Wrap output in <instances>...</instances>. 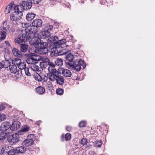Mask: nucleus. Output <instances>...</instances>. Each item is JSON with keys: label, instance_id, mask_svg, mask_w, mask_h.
<instances>
[{"label": "nucleus", "instance_id": "nucleus-1", "mask_svg": "<svg viewBox=\"0 0 155 155\" xmlns=\"http://www.w3.org/2000/svg\"><path fill=\"white\" fill-rule=\"evenodd\" d=\"M66 59L68 62H65L66 65L70 69H74L76 71H80L81 69V66L83 69L86 67V64L84 60L80 59L72 61L74 58V55L72 54L69 53L65 56Z\"/></svg>", "mask_w": 155, "mask_h": 155}, {"label": "nucleus", "instance_id": "nucleus-2", "mask_svg": "<svg viewBox=\"0 0 155 155\" xmlns=\"http://www.w3.org/2000/svg\"><path fill=\"white\" fill-rule=\"evenodd\" d=\"M29 30L28 27H27L25 30V33L20 34L18 38L15 39V43H20L29 41L32 35L35 34L32 30Z\"/></svg>", "mask_w": 155, "mask_h": 155}, {"label": "nucleus", "instance_id": "nucleus-3", "mask_svg": "<svg viewBox=\"0 0 155 155\" xmlns=\"http://www.w3.org/2000/svg\"><path fill=\"white\" fill-rule=\"evenodd\" d=\"M14 9L15 11L10 14V20L13 24H17L18 21L22 18L23 14L22 12L20 11L19 9L16 10L15 6Z\"/></svg>", "mask_w": 155, "mask_h": 155}, {"label": "nucleus", "instance_id": "nucleus-4", "mask_svg": "<svg viewBox=\"0 0 155 155\" xmlns=\"http://www.w3.org/2000/svg\"><path fill=\"white\" fill-rule=\"evenodd\" d=\"M32 3L30 0L22 2V3L20 5H17L15 6L16 10H20V12H22L24 10L30 9L32 6Z\"/></svg>", "mask_w": 155, "mask_h": 155}, {"label": "nucleus", "instance_id": "nucleus-5", "mask_svg": "<svg viewBox=\"0 0 155 155\" xmlns=\"http://www.w3.org/2000/svg\"><path fill=\"white\" fill-rule=\"evenodd\" d=\"M48 44L47 42H43L40 44L38 46L36 47V51L37 52L41 54H47L48 51Z\"/></svg>", "mask_w": 155, "mask_h": 155}, {"label": "nucleus", "instance_id": "nucleus-6", "mask_svg": "<svg viewBox=\"0 0 155 155\" xmlns=\"http://www.w3.org/2000/svg\"><path fill=\"white\" fill-rule=\"evenodd\" d=\"M42 24V21L40 19H36L34 20L32 23V25L28 26L29 30H32L35 33L38 31V28L41 27Z\"/></svg>", "mask_w": 155, "mask_h": 155}, {"label": "nucleus", "instance_id": "nucleus-7", "mask_svg": "<svg viewBox=\"0 0 155 155\" xmlns=\"http://www.w3.org/2000/svg\"><path fill=\"white\" fill-rule=\"evenodd\" d=\"M50 50H51L52 54L54 56L63 55L67 53L68 52L63 49L62 47L56 46Z\"/></svg>", "mask_w": 155, "mask_h": 155}, {"label": "nucleus", "instance_id": "nucleus-8", "mask_svg": "<svg viewBox=\"0 0 155 155\" xmlns=\"http://www.w3.org/2000/svg\"><path fill=\"white\" fill-rule=\"evenodd\" d=\"M53 27L52 25H47L43 28L41 34V38H46L49 37L51 35L50 31L52 30Z\"/></svg>", "mask_w": 155, "mask_h": 155}, {"label": "nucleus", "instance_id": "nucleus-9", "mask_svg": "<svg viewBox=\"0 0 155 155\" xmlns=\"http://www.w3.org/2000/svg\"><path fill=\"white\" fill-rule=\"evenodd\" d=\"M0 130L7 135L12 133L11 124L8 122H4L1 125Z\"/></svg>", "mask_w": 155, "mask_h": 155}, {"label": "nucleus", "instance_id": "nucleus-10", "mask_svg": "<svg viewBox=\"0 0 155 155\" xmlns=\"http://www.w3.org/2000/svg\"><path fill=\"white\" fill-rule=\"evenodd\" d=\"M19 134H15L9 135L7 138V140L11 145H15L19 141Z\"/></svg>", "mask_w": 155, "mask_h": 155}, {"label": "nucleus", "instance_id": "nucleus-11", "mask_svg": "<svg viewBox=\"0 0 155 155\" xmlns=\"http://www.w3.org/2000/svg\"><path fill=\"white\" fill-rule=\"evenodd\" d=\"M58 40V37L56 36H53L49 38L47 43L49 50L55 46L56 42Z\"/></svg>", "mask_w": 155, "mask_h": 155}, {"label": "nucleus", "instance_id": "nucleus-12", "mask_svg": "<svg viewBox=\"0 0 155 155\" xmlns=\"http://www.w3.org/2000/svg\"><path fill=\"white\" fill-rule=\"evenodd\" d=\"M49 79L51 81H54L56 80L57 84L59 85H62L64 83V79L63 77L59 76H55V77L52 78L51 77H49Z\"/></svg>", "mask_w": 155, "mask_h": 155}, {"label": "nucleus", "instance_id": "nucleus-13", "mask_svg": "<svg viewBox=\"0 0 155 155\" xmlns=\"http://www.w3.org/2000/svg\"><path fill=\"white\" fill-rule=\"evenodd\" d=\"M29 41L30 45H36V47L38 46L39 45H40V44L42 42L40 38L38 37L33 38Z\"/></svg>", "mask_w": 155, "mask_h": 155}, {"label": "nucleus", "instance_id": "nucleus-14", "mask_svg": "<svg viewBox=\"0 0 155 155\" xmlns=\"http://www.w3.org/2000/svg\"><path fill=\"white\" fill-rule=\"evenodd\" d=\"M21 125L20 123L18 121L16 120L14 121L11 125V129L12 132V131L17 130L19 128Z\"/></svg>", "mask_w": 155, "mask_h": 155}, {"label": "nucleus", "instance_id": "nucleus-15", "mask_svg": "<svg viewBox=\"0 0 155 155\" xmlns=\"http://www.w3.org/2000/svg\"><path fill=\"white\" fill-rule=\"evenodd\" d=\"M34 143V141L32 139H27L22 142L21 145L22 146L28 147L32 145Z\"/></svg>", "mask_w": 155, "mask_h": 155}, {"label": "nucleus", "instance_id": "nucleus-16", "mask_svg": "<svg viewBox=\"0 0 155 155\" xmlns=\"http://www.w3.org/2000/svg\"><path fill=\"white\" fill-rule=\"evenodd\" d=\"M19 46L20 48L21 51L23 52H26L28 48V45L25 43H18Z\"/></svg>", "mask_w": 155, "mask_h": 155}, {"label": "nucleus", "instance_id": "nucleus-17", "mask_svg": "<svg viewBox=\"0 0 155 155\" xmlns=\"http://www.w3.org/2000/svg\"><path fill=\"white\" fill-rule=\"evenodd\" d=\"M12 52L15 56L21 58L23 56V54L22 53L21 51L16 48H13L12 50Z\"/></svg>", "mask_w": 155, "mask_h": 155}, {"label": "nucleus", "instance_id": "nucleus-18", "mask_svg": "<svg viewBox=\"0 0 155 155\" xmlns=\"http://www.w3.org/2000/svg\"><path fill=\"white\" fill-rule=\"evenodd\" d=\"M5 61H2V62H0V70L3 68H8V67H10L11 65V63L8 60H6L5 58Z\"/></svg>", "mask_w": 155, "mask_h": 155}, {"label": "nucleus", "instance_id": "nucleus-19", "mask_svg": "<svg viewBox=\"0 0 155 155\" xmlns=\"http://www.w3.org/2000/svg\"><path fill=\"white\" fill-rule=\"evenodd\" d=\"M6 31V29L5 27H3L0 30V35L1 36L0 37V41L4 40L5 38L7 35Z\"/></svg>", "mask_w": 155, "mask_h": 155}, {"label": "nucleus", "instance_id": "nucleus-20", "mask_svg": "<svg viewBox=\"0 0 155 155\" xmlns=\"http://www.w3.org/2000/svg\"><path fill=\"white\" fill-rule=\"evenodd\" d=\"M14 149L18 154L19 153H24L26 150V148L23 146L17 147Z\"/></svg>", "mask_w": 155, "mask_h": 155}, {"label": "nucleus", "instance_id": "nucleus-21", "mask_svg": "<svg viewBox=\"0 0 155 155\" xmlns=\"http://www.w3.org/2000/svg\"><path fill=\"white\" fill-rule=\"evenodd\" d=\"M31 57L33 59V60L34 61L35 64L37 63L38 61H40L41 59V58L40 56L36 54H31Z\"/></svg>", "mask_w": 155, "mask_h": 155}, {"label": "nucleus", "instance_id": "nucleus-22", "mask_svg": "<svg viewBox=\"0 0 155 155\" xmlns=\"http://www.w3.org/2000/svg\"><path fill=\"white\" fill-rule=\"evenodd\" d=\"M35 14L33 12H29L26 15V19L28 21L32 20L35 17Z\"/></svg>", "mask_w": 155, "mask_h": 155}, {"label": "nucleus", "instance_id": "nucleus-23", "mask_svg": "<svg viewBox=\"0 0 155 155\" xmlns=\"http://www.w3.org/2000/svg\"><path fill=\"white\" fill-rule=\"evenodd\" d=\"M1 155H8L10 150L9 147H2Z\"/></svg>", "mask_w": 155, "mask_h": 155}, {"label": "nucleus", "instance_id": "nucleus-24", "mask_svg": "<svg viewBox=\"0 0 155 155\" xmlns=\"http://www.w3.org/2000/svg\"><path fill=\"white\" fill-rule=\"evenodd\" d=\"M30 127L28 125H25L22 127L20 131L18 132V134L20 135L23 134V132H28L29 130Z\"/></svg>", "mask_w": 155, "mask_h": 155}, {"label": "nucleus", "instance_id": "nucleus-25", "mask_svg": "<svg viewBox=\"0 0 155 155\" xmlns=\"http://www.w3.org/2000/svg\"><path fill=\"white\" fill-rule=\"evenodd\" d=\"M35 90L37 93L40 94H43L45 91V89L41 86L36 88Z\"/></svg>", "mask_w": 155, "mask_h": 155}, {"label": "nucleus", "instance_id": "nucleus-26", "mask_svg": "<svg viewBox=\"0 0 155 155\" xmlns=\"http://www.w3.org/2000/svg\"><path fill=\"white\" fill-rule=\"evenodd\" d=\"M63 75L66 77H70L71 76L72 74L70 71L67 69H65L62 72Z\"/></svg>", "mask_w": 155, "mask_h": 155}, {"label": "nucleus", "instance_id": "nucleus-27", "mask_svg": "<svg viewBox=\"0 0 155 155\" xmlns=\"http://www.w3.org/2000/svg\"><path fill=\"white\" fill-rule=\"evenodd\" d=\"M21 60L18 58H15L12 59V64H14L15 65H19L21 62Z\"/></svg>", "mask_w": 155, "mask_h": 155}, {"label": "nucleus", "instance_id": "nucleus-28", "mask_svg": "<svg viewBox=\"0 0 155 155\" xmlns=\"http://www.w3.org/2000/svg\"><path fill=\"white\" fill-rule=\"evenodd\" d=\"M51 71L50 73L51 75L50 77H51L52 78H53L55 77V76H57L59 75L58 74L57 71L55 69L53 68V70H51Z\"/></svg>", "mask_w": 155, "mask_h": 155}, {"label": "nucleus", "instance_id": "nucleus-29", "mask_svg": "<svg viewBox=\"0 0 155 155\" xmlns=\"http://www.w3.org/2000/svg\"><path fill=\"white\" fill-rule=\"evenodd\" d=\"M26 61L27 63L29 64H35L34 61L33 60V59L30 54H28V58L26 59Z\"/></svg>", "mask_w": 155, "mask_h": 155}, {"label": "nucleus", "instance_id": "nucleus-30", "mask_svg": "<svg viewBox=\"0 0 155 155\" xmlns=\"http://www.w3.org/2000/svg\"><path fill=\"white\" fill-rule=\"evenodd\" d=\"M66 40L65 39H63L60 40H58L56 42L55 44L56 46H61V45L65 44L66 43Z\"/></svg>", "mask_w": 155, "mask_h": 155}, {"label": "nucleus", "instance_id": "nucleus-31", "mask_svg": "<svg viewBox=\"0 0 155 155\" xmlns=\"http://www.w3.org/2000/svg\"><path fill=\"white\" fill-rule=\"evenodd\" d=\"M10 71L12 73L15 74L17 71V67L14 64H12L10 68Z\"/></svg>", "mask_w": 155, "mask_h": 155}, {"label": "nucleus", "instance_id": "nucleus-32", "mask_svg": "<svg viewBox=\"0 0 155 155\" xmlns=\"http://www.w3.org/2000/svg\"><path fill=\"white\" fill-rule=\"evenodd\" d=\"M55 63L56 65L61 66L63 64V61L61 59L58 58L55 61Z\"/></svg>", "mask_w": 155, "mask_h": 155}, {"label": "nucleus", "instance_id": "nucleus-33", "mask_svg": "<svg viewBox=\"0 0 155 155\" xmlns=\"http://www.w3.org/2000/svg\"><path fill=\"white\" fill-rule=\"evenodd\" d=\"M26 66L25 63V62L21 61V63L19 65H18V67L20 70H23L26 68Z\"/></svg>", "mask_w": 155, "mask_h": 155}, {"label": "nucleus", "instance_id": "nucleus-34", "mask_svg": "<svg viewBox=\"0 0 155 155\" xmlns=\"http://www.w3.org/2000/svg\"><path fill=\"white\" fill-rule=\"evenodd\" d=\"M56 94L59 95H61L63 94L64 90L62 88H58L56 90Z\"/></svg>", "mask_w": 155, "mask_h": 155}, {"label": "nucleus", "instance_id": "nucleus-35", "mask_svg": "<svg viewBox=\"0 0 155 155\" xmlns=\"http://www.w3.org/2000/svg\"><path fill=\"white\" fill-rule=\"evenodd\" d=\"M8 155H18L14 149H10Z\"/></svg>", "mask_w": 155, "mask_h": 155}, {"label": "nucleus", "instance_id": "nucleus-36", "mask_svg": "<svg viewBox=\"0 0 155 155\" xmlns=\"http://www.w3.org/2000/svg\"><path fill=\"white\" fill-rule=\"evenodd\" d=\"M27 147L28 148H26V151H27L28 153V151H29V152H30L33 151L35 148V147L32 145H30Z\"/></svg>", "mask_w": 155, "mask_h": 155}, {"label": "nucleus", "instance_id": "nucleus-37", "mask_svg": "<svg viewBox=\"0 0 155 155\" xmlns=\"http://www.w3.org/2000/svg\"><path fill=\"white\" fill-rule=\"evenodd\" d=\"M34 64L33 65L31 66V69L34 71H37L39 70V67Z\"/></svg>", "mask_w": 155, "mask_h": 155}, {"label": "nucleus", "instance_id": "nucleus-38", "mask_svg": "<svg viewBox=\"0 0 155 155\" xmlns=\"http://www.w3.org/2000/svg\"><path fill=\"white\" fill-rule=\"evenodd\" d=\"M7 136V135L1 132L0 133V140H4L6 138Z\"/></svg>", "mask_w": 155, "mask_h": 155}, {"label": "nucleus", "instance_id": "nucleus-39", "mask_svg": "<svg viewBox=\"0 0 155 155\" xmlns=\"http://www.w3.org/2000/svg\"><path fill=\"white\" fill-rule=\"evenodd\" d=\"M102 143V142L101 140H98L95 142V145L96 147H100Z\"/></svg>", "mask_w": 155, "mask_h": 155}, {"label": "nucleus", "instance_id": "nucleus-40", "mask_svg": "<svg viewBox=\"0 0 155 155\" xmlns=\"http://www.w3.org/2000/svg\"><path fill=\"white\" fill-rule=\"evenodd\" d=\"M86 123L85 121H82L79 123V126L80 127H85L86 126Z\"/></svg>", "mask_w": 155, "mask_h": 155}, {"label": "nucleus", "instance_id": "nucleus-41", "mask_svg": "<svg viewBox=\"0 0 155 155\" xmlns=\"http://www.w3.org/2000/svg\"><path fill=\"white\" fill-rule=\"evenodd\" d=\"M87 140L86 138H84L81 139V144L83 146L87 144Z\"/></svg>", "mask_w": 155, "mask_h": 155}, {"label": "nucleus", "instance_id": "nucleus-42", "mask_svg": "<svg viewBox=\"0 0 155 155\" xmlns=\"http://www.w3.org/2000/svg\"><path fill=\"white\" fill-rule=\"evenodd\" d=\"M71 139V135L69 133H67L65 135V139L66 141L69 140Z\"/></svg>", "mask_w": 155, "mask_h": 155}, {"label": "nucleus", "instance_id": "nucleus-43", "mask_svg": "<svg viewBox=\"0 0 155 155\" xmlns=\"http://www.w3.org/2000/svg\"><path fill=\"white\" fill-rule=\"evenodd\" d=\"M24 70L26 75L28 76H31V74L29 71V68H26L24 69Z\"/></svg>", "mask_w": 155, "mask_h": 155}, {"label": "nucleus", "instance_id": "nucleus-44", "mask_svg": "<svg viewBox=\"0 0 155 155\" xmlns=\"http://www.w3.org/2000/svg\"><path fill=\"white\" fill-rule=\"evenodd\" d=\"M6 118V115L4 114H0V122L4 120Z\"/></svg>", "mask_w": 155, "mask_h": 155}, {"label": "nucleus", "instance_id": "nucleus-45", "mask_svg": "<svg viewBox=\"0 0 155 155\" xmlns=\"http://www.w3.org/2000/svg\"><path fill=\"white\" fill-rule=\"evenodd\" d=\"M12 8L10 7H9L8 6H7L6 8H5V12L6 14H8L9 13L11 9Z\"/></svg>", "mask_w": 155, "mask_h": 155}, {"label": "nucleus", "instance_id": "nucleus-46", "mask_svg": "<svg viewBox=\"0 0 155 155\" xmlns=\"http://www.w3.org/2000/svg\"><path fill=\"white\" fill-rule=\"evenodd\" d=\"M33 4H38L41 1V0H30Z\"/></svg>", "mask_w": 155, "mask_h": 155}, {"label": "nucleus", "instance_id": "nucleus-47", "mask_svg": "<svg viewBox=\"0 0 155 155\" xmlns=\"http://www.w3.org/2000/svg\"><path fill=\"white\" fill-rule=\"evenodd\" d=\"M65 70L64 69H63V68L60 67L58 69V70L57 71H58V74H62V72H63L64 70Z\"/></svg>", "mask_w": 155, "mask_h": 155}, {"label": "nucleus", "instance_id": "nucleus-48", "mask_svg": "<svg viewBox=\"0 0 155 155\" xmlns=\"http://www.w3.org/2000/svg\"><path fill=\"white\" fill-rule=\"evenodd\" d=\"M37 78V80L39 81H41L42 80V77L41 76L39 75H38V76L36 77V78Z\"/></svg>", "mask_w": 155, "mask_h": 155}, {"label": "nucleus", "instance_id": "nucleus-49", "mask_svg": "<svg viewBox=\"0 0 155 155\" xmlns=\"http://www.w3.org/2000/svg\"><path fill=\"white\" fill-rule=\"evenodd\" d=\"M48 65H49V67L54 68L55 67V65L53 63L50 62H48Z\"/></svg>", "mask_w": 155, "mask_h": 155}, {"label": "nucleus", "instance_id": "nucleus-50", "mask_svg": "<svg viewBox=\"0 0 155 155\" xmlns=\"http://www.w3.org/2000/svg\"><path fill=\"white\" fill-rule=\"evenodd\" d=\"M43 80L44 81H46L48 80V77L46 75H44L42 77V80Z\"/></svg>", "mask_w": 155, "mask_h": 155}, {"label": "nucleus", "instance_id": "nucleus-51", "mask_svg": "<svg viewBox=\"0 0 155 155\" xmlns=\"http://www.w3.org/2000/svg\"><path fill=\"white\" fill-rule=\"evenodd\" d=\"M71 127L70 126H67L66 127V130L68 131H70L71 130Z\"/></svg>", "mask_w": 155, "mask_h": 155}, {"label": "nucleus", "instance_id": "nucleus-52", "mask_svg": "<svg viewBox=\"0 0 155 155\" xmlns=\"http://www.w3.org/2000/svg\"><path fill=\"white\" fill-rule=\"evenodd\" d=\"M14 2L13 1H12L11 2V3L10 4L8 5L9 7L12 8L13 5H14Z\"/></svg>", "mask_w": 155, "mask_h": 155}, {"label": "nucleus", "instance_id": "nucleus-53", "mask_svg": "<svg viewBox=\"0 0 155 155\" xmlns=\"http://www.w3.org/2000/svg\"><path fill=\"white\" fill-rule=\"evenodd\" d=\"M5 107L2 105H0V111L2 110L5 109Z\"/></svg>", "mask_w": 155, "mask_h": 155}, {"label": "nucleus", "instance_id": "nucleus-54", "mask_svg": "<svg viewBox=\"0 0 155 155\" xmlns=\"http://www.w3.org/2000/svg\"><path fill=\"white\" fill-rule=\"evenodd\" d=\"M65 136L63 134L61 136V141L62 142L64 141V140H65Z\"/></svg>", "mask_w": 155, "mask_h": 155}, {"label": "nucleus", "instance_id": "nucleus-55", "mask_svg": "<svg viewBox=\"0 0 155 155\" xmlns=\"http://www.w3.org/2000/svg\"><path fill=\"white\" fill-rule=\"evenodd\" d=\"M5 43L7 46L9 47L11 46L9 41H5Z\"/></svg>", "mask_w": 155, "mask_h": 155}, {"label": "nucleus", "instance_id": "nucleus-56", "mask_svg": "<svg viewBox=\"0 0 155 155\" xmlns=\"http://www.w3.org/2000/svg\"><path fill=\"white\" fill-rule=\"evenodd\" d=\"M52 68V67H49L48 68V70L49 72L50 73H51V70H53V68Z\"/></svg>", "mask_w": 155, "mask_h": 155}, {"label": "nucleus", "instance_id": "nucleus-57", "mask_svg": "<svg viewBox=\"0 0 155 155\" xmlns=\"http://www.w3.org/2000/svg\"><path fill=\"white\" fill-rule=\"evenodd\" d=\"M41 120H39L38 121H36V123L35 124H37L38 125H39V124L41 123Z\"/></svg>", "mask_w": 155, "mask_h": 155}, {"label": "nucleus", "instance_id": "nucleus-58", "mask_svg": "<svg viewBox=\"0 0 155 155\" xmlns=\"http://www.w3.org/2000/svg\"><path fill=\"white\" fill-rule=\"evenodd\" d=\"M26 155H31L32 154V153H31V152H30H30H29V151H28V153L27 152V151H26Z\"/></svg>", "mask_w": 155, "mask_h": 155}, {"label": "nucleus", "instance_id": "nucleus-59", "mask_svg": "<svg viewBox=\"0 0 155 155\" xmlns=\"http://www.w3.org/2000/svg\"><path fill=\"white\" fill-rule=\"evenodd\" d=\"M2 147H0V155H1V153H2Z\"/></svg>", "mask_w": 155, "mask_h": 155}, {"label": "nucleus", "instance_id": "nucleus-60", "mask_svg": "<svg viewBox=\"0 0 155 155\" xmlns=\"http://www.w3.org/2000/svg\"><path fill=\"white\" fill-rule=\"evenodd\" d=\"M51 1H55L56 2L58 0H51Z\"/></svg>", "mask_w": 155, "mask_h": 155}]
</instances>
